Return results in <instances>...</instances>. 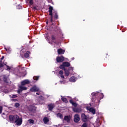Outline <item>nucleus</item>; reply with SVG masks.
Wrapping results in <instances>:
<instances>
[{"label": "nucleus", "mask_w": 127, "mask_h": 127, "mask_svg": "<svg viewBox=\"0 0 127 127\" xmlns=\"http://www.w3.org/2000/svg\"><path fill=\"white\" fill-rule=\"evenodd\" d=\"M28 122H29V124H34V120H33L32 119H29L28 120Z\"/></svg>", "instance_id": "31"}, {"label": "nucleus", "mask_w": 127, "mask_h": 127, "mask_svg": "<svg viewBox=\"0 0 127 127\" xmlns=\"http://www.w3.org/2000/svg\"><path fill=\"white\" fill-rule=\"evenodd\" d=\"M23 85H21L19 86V89H21L22 91H24L25 90H27V88L25 87L24 86H23Z\"/></svg>", "instance_id": "21"}, {"label": "nucleus", "mask_w": 127, "mask_h": 127, "mask_svg": "<svg viewBox=\"0 0 127 127\" xmlns=\"http://www.w3.org/2000/svg\"><path fill=\"white\" fill-rule=\"evenodd\" d=\"M64 121L67 122V123H70V120H71V116H65L64 119Z\"/></svg>", "instance_id": "12"}, {"label": "nucleus", "mask_w": 127, "mask_h": 127, "mask_svg": "<svg viewBox=\"0 0 127 127\" xmlns=\"http://www.w3.org/2000/svg\"><path fill=\"white\" fill-rule=\"evenodd\" d=\"M89 112L92 113L93 115H95L96 114V110L94 108H90L89 109Z\"/></svg>", "instance_id": "18"}, {"label": "nucleus", "mask_w": 127, "mask_h": 127, "mask_svg": "<svg viewBox=\"0 0 127 127\" xmlns=\"http://www.w3.org/2000/svg\"><path fill=\"white\" fill-rule=\"evenodd\" d=\"M19 106H20V104L19 103H15L14 107H15V108H18L19 107Z\"/></svg>", "instance_id": "30"}, {"label": "nucleus", "mask_w": 127, "mask_h": 127, "mask_svg": "<svg viewBox=\"0 0 127 127\" xmlns=\"http://www.w3.org/2000/svg\"><path fill=\"white\" fill-rule=\"evenodd\" d=\"M46 23L47 24H48V21H46Z\"/></svg>", "instance_id": "47"}, {"label": "nucleus", "mask_w": 127, "mask_h": 127, "mask_svg": "<svg viewBox=\"0 0 127 127\" xmlns=\"http://www.w3.org/2000/svg\"><path fill=\"white\" fill-rule=\"evenodd\" d=\"M71 82H76V77L75 76H72L69 79Z\"/></svg>", "instance_id": "23"}, {"label": "nucleus", "mask_w": 127, "mask_h": 127, "mask_svg": "<svg viewBox=\"0 0 127 127\" xmlns=\"http://www.w3.org/2000/svg\"><path fill=\"white\" fill-rule=\"evenodd\" d=\"M3 59H4V56H2V57L0 58V62H1V60H3Z\"/></svg>", "instance_id": "42"}, {"label": "nucleus", "mask_w": 127, "mask_h": 127, "mask_svg": "<svg viewBox=\"0 0 127 127\" xmlns=\"http://www.w3.org/2000/svg\"><path fill=\"white\" fill-rule=\"evenodd\" d=\"M81 127H88V124L87 123H84L81 126Z\"/></svg>", "instance_id": "33"}, {"label": "nucleus", "mask_w": 127, "mask_h": 127, "mask_svg": "<svg viewBox=\"0 0 127 127\" xmlns=\"http://www.w3.org/2000/svg\"><path fill=\"white\" fill-rule=\"evenodd\" d=\"M30 112H32V113H35L36 112V107L35 106H32L29 108Z\"/></svg>", "instance_id": "14"}, {"label": "nucleus", "mask_w": 127, "mask_h": 127, "mask_svg": "<svg viewBox=\"0 0 127 127\" xmlns=\"http://www.w3.org/2000/svg\"><path fill=\"white\" fill-rule=\"evenodd\" d=\"M23 51H25V50H24V49H22V50L20 51V52H23Z\"/></svg>", "instance_id": "45"}, {"label": "nucleus", "mask_w": 127, "mask_h": 127, "mask_svg": "<svg viewBox=\"0 0 127 127\" xmlns=\"http://www.w3.org/2000/svg\"><path fill=\"white\" fill-rule=\"evenodd\" d=\"M11 101L12 102H18V100L15 99H11Z\"/></svg>", "instance_id": "36"}, {"label": "nucleus", "mask_w": 127, "mask_h": 127, "mask_svg": "<svg viewBox=\"0 0 127 127\" xmlns=\"http://www.w3.org/2000/svg\"><path fill=\"white\" fill-rule=\"evenodd\" d=\"M33 80H35L36 81H38V80L39 79V76H34L33 77Z\"/></svg>", "instance_id": "32"}, {"label": "nucleus", "mask_w": 127, "mask_h": 127, "mask_svg": "<svg viewBox=\"0 0 127 127\" xmlns=\"http://www.w3.org/2000/svg\"><path fill=\"white\" fill-rule=\"evenodd\" d=\"M3 81L5 82V83H7V77L6 76H4L3 78Z\"/></svg>", "instance_id": "29"}, {"label": "nucleus", "mask_w": 127, "mask_h": 127, "mask_svg": "<svg viewBox=\"0 0 127 127\" xmlns=\"http://www.w3.org/2000/svg\"><path fill=\"white\" fill-rule=\"evenodd\" d=\"M4 49L6 50V51H7V49H6V48L4 47Z\"/></svg>", "instance_id": "46"}, {"label": "nucleus", "mask_w": 127, "mask_h": 127, "mask_svg": "<svg viewBox=\"0 0 127 127\" xmlns=\"http://www.w3.org/2000/svg\"><path fill=\"white\" fill-rule=\"evenodd\" d=\"M30 83V81L28 79H25L23 81H21V86H24V85H27Z\"/></svg>", "instance_id": "7"}, {"label": "nucleus", "mask_w": 127, "mask_h": 127, "mask_svg": "<svg viewBox=\"0 0 127 127\" xmlns=\"http://www.w3.org/2000/svg\"><path fill=\"white\" fill-rule=\"evenodd\" d=\"M61 82V83L62 84V83H63V81H60Z\"/></svg>", "instance_id": "49"}, {"label": "nucleus", "mask_w": 127, "mask_h": 127, "mask_svg": "<svg viewBox=\"0 0 127 127\" xmlns=\"http://www.w3.org/2000/svg\"><path fill=\"white\" fill-rule=\"evenodd\" d=\"M63 64L64 67H70V64L69 62H64Z\"/></svg>", "instance_id": "20"}, {"label": "nucleus", "mask_w": 127, "mask_h": 127, "mask_svg": "<svg viewBox=\"0 0 127 127\" xmlns=\"http://www.w3.org/2000/svg\"><path fill=\"white\" fill-rule=\"evenodd\" d=\"M59 74H60V75H63V70H60L59 72Z\"/></svg>", "instance_id": "39"}, {"label": "nucleus", "mask_w": 127, "mask_h": 127, "mask_svg": "<svg viewBox=\"0 0 127 127\" xmlns=\"http://www.w3.org/2000/svg\"><path fill=\"white\" fill-rule=\"evenodd\" d=\"M29 3L32 5V4H33V0H30Z\"/></svg>", "instance_id": "38"}, {"label": "nucleus", "mask_w": 127, "mask_h": 127, "mask_svg": "<svg viewBox=\"0 0 127 127\" xmlns=\"http://www.w3.org/2000/svg\"><path fill=\"white\" fill-rule=\"evenodd\" d=\"M3 67V64L0 63V68H2Z\"/></svg>", "instance_id": "40"}, {"label": "nucleus", "mask_w": 127, "mask_h": 127, "mask_svg": "<svg viewBox=\"0 0 127 127\" xmlns=\"http://www.w3.org/2000/svg\"><path fill=\"white\" fill-rule=\"evenodd\" d=\"M5 65H6V66H7L6 64H5Z\"/></svg>", "instance_id": "53"}, {"label": "nucleus", "mask_w": 127, "mask_h": 127, "mask_svg": "<svg viewBox=\"0 0 127 127\" xmlns=\"http://www.w3.org/2000/svg\"><path fill=\"white\" fill-rule=\"evenodd\" d=\"M30 91H31V92H39V88H38V87H36V86H34L31 88Z\"/></svg>", "instance_id": "9"}, {"label": "nucleus", "mask_w": 127, "mask_h": 127, "mask_svg": "<svg viewBox=\"0 0 127 127\" xmlns=\"http://www.w3.org/2000/svg\"><path fill=\"white\" fill-rule=\"evenodd\" d=\"M72 111L74 113H81L82 109L80 108H74L72 109Z\"/></svg>", "instance_id": "11"}, {"label": "nucleus", "mask_w": 127, "mask_h": 127, "mask_svg": "<svg viewBox=\"0 0 127 127\" xmlns=\"http://www.w3.org/2000/svg\"><path fill=\"white\" fill-rule=\"evenodd\" d=\"M15 124H16L17 126H21L22 124V118H19V116L18 119L17 120Z\"/></svg>", "instance_id": "8"}, {"label": "nucleus", "mask_w": 127, "mask_h": 127, "mask_svg": "<svg viewBox=\"0 0 127 127\" xmlns=\"http://www.w3.org/2000/svg\"><path fill=\"white\" fill-rule=\"evenodd\" d=\"M5 65H6V66H7L6 64H5Z\"/></svg>", "instance_id": "52"}, {"label": "nucleus", "mask_w": 127, "mask_h": 127, "mask_svg": "<svg viewBox=\"0 0 127 127\" xmlns=\"http://www.w3.org/2000/svg\"><path fill=\"white\" fill-rule=\"evenodd\" d=\"M61 99L63 102H64V103H68V100H67V98L62 97Z\"/></svg>", "instance_id": "26"}, {"label": "nucleus", "mask_w": 127, "mask_h": 127, "mask_svg": "<svg viewBox=\"0 0 127 127\" xmlns=\"http://www.w3.org/2000/svg\"><path fill=\"white\" fill-rule=\"evenodd\" d=\"M69 103L71 104V105H72V106H73V107L75 108H76V107L77 106V103H76V102H74L72 100H69Z\"/></svg>", "instance_id": "17"}, {"label": "nucleus", "mask_w": 127, "mask_h": 127, "mask_svg": "<svg viewBox=\"0 0 127 127\" xmlns=\"http://www.w3.org/2000/svg\"><path fill=\"white\" fill-rule=\"evenodd\" d=\"M51 39L53 41V42H54V43H55L56 44H57V42L55 41L56 40V37L55 36V35H52L51 36Z\"/></svg>", "instance_id": "15"}, {"label": "nucleus", "mask_w": 127, "mask_h": 127, "mask_svg": "<svg viewBox=\"0 0 127 127\" xmlns=\"http://www.w3.org/2000/svg\"><path fill=\"white\" fill-rule=\"evenodd\" d=\"M60 77H61V78H62L63 79H64V78H65V76H64V75H61Z\"/></svg>", "instance_id": "44"}, {"label": "nucleus", "mask_w": 127, "mask_h": 127, "mask_svg": "<svg viewBox=\"0 0 127 127\" xmlns=\"http://www.w3.org/2000/svg\"><path fill=\"white\" fill-rule=\"evenodd\" d=\"M64 71L65 76H69V75L70 74V72H69V71H68L67 69H65Z\"/></svg>", "instance_id": "25"}, {"label": "nucleus", "mask_w": 127, "mask_h": 127, "mask_svg": "<svg viewBox=\"0 0 127 127\" xmlns=\"http://www.w3.org/2000/svg\"><path fill=\"white\" fill-rule=\"evenodd\" d=\"M29 54H30V52L27 51L26 53L24 54V57H25V58H28V57H29Z\"/></svg>", "instance_id": "19"}, {"label": "nucleus", "mask_w": 127, "mask_h": 127, "mask_svg": "<svg viewBox=\"0 0 127 127\" xmlns=\"http://www.w3.org/2000/svg\"><path fill=\"white\" fill-rule=\"evenodd\" d=\"M91 95L92 96V98L91 99L93 103H96V100H97V102H98L99 101V99L101 97H100V96H101L102 97L101 99H103L104 98V94L99 92H93L91 93Z\"/></svg>", "instance_id": "2"}, {"label": "nucleus", "mask_w": 127, "mask_h": 127, "mask_svg": "<svg viewBox=\"0 0 127 127\" xmlns=\"http://www.w3.org/2000/svg\"><path fill=\"white\" fill-rule=\"evenodd\" d=\"M2 113V106H0V114H1Z\"/></svg>", "instance_id": "37"}, {"label": "nucleus", "mask_w": 127, "mask_h": 127, "mask_svg": "<svg viewBox=\"0 0 127 127\" xmlns=\"http://www.w3.org/2000/svg\"><path fill=\"white\" fill-rule=\"evenodd\" d=\"M48 110L50 112H52L53 110V109L55 108V104L54 103H51L49 105H48Z\"/></svg>", "instance_id": "5"}, {"label": "nucleus", "mask_w": 127, "mask_h": 127, "mask_svg": "<svg viewBox=\"0 0 127 127\" xmlns=\"http://www.w3.org/2000/svg\"><path fill=\"white\" fill-rule=\"evenodd\" d=\"M60 69H62V70H65L66 68H65V66L64 65V64H61L59 66Z\"/></svg>", "instance_id": "24"}, {"label": "nucleus", "mask_w": 127, "mask_h": 127, "mask_svg": "<svg viewBox=\"0 0 127 127\" xmlns=\"http://www.w3.org/2000/svg\"><path fill=\"white\" fill-rule=\"evenodd\" d=\"M80 121V117H79V115L76 114L74 116V123H79Z\"/></svg>", "instance_id": "10"}, {"label": "nucleus", "mask_w": 127, "mask_h": 127, "mask_svg": "<svg viewBox=\"0 0 127 127\" xmlns=\"http://www.w3.org/2000/svg\"><path fill=\"white\" fill-rule=\"evenodd\" d=\"M19 117V116H18V115H10L9 116V119L10 122L12 123V124H15V123L17 122V120H18Z\"/></svg>", "instance_id": "3"}, {"label": "nucleus", "mask_w": 127, "mask_h": 127, "mask_svg": "<svg viewBox=\"0 0 127 127\" xmlns=\"http://www.w3.org/2000/svg\"><path fill=\"white\" fill-rule=\"evenodd\" d=\"M23 90H21V88H19L18 90H17V93L18 94H20V93L21 92H22Z\"/></svg>", "instance_id": "34"}, {"label": "nucleus", "mask_w": 127, "mask_h": 127, "mask_svg": "<svg viewBox=\"0 0 127 127\" xmlns=\"http://www.w3.org/2000/svg\"><path fill=\"white\" fill-rule=\"evenodd\" d=\"M17 9H22V6L20 4H18L16 6Z\"/></svg>", "instance_id": "28"}, {"label": "nucleus", "mask_w": 127, "mask_h": 127, "mask_svg": "<svg viewBox=\"0 0 127 127\" xmlns=\"http://www.w3.org/2000/svg\"><path fill=\"white\" fill-rule=\"evenodd\" d=\"M57 116L60 119H63V115L61 113H58Z\"/></svg>", "instance_id": "27"}, {"label": "nucleus", "mask_w": 127, "mask_h": 127, "mask_svg": "<svg viewBox=\"0 0 127 127\" xmlns=\"http://www.w3.org/2000/svg\"><path fill=\"white\" fill-rule=\"evenodd\" d=\"M34 9H36V8L35 7H34Z\"/></svg>", "instance_id": "50"}, {"label": "nucleus", "mask_w": 127, "mask_h": 127, "mask_svg": "<svg viewBox=\"0 0 127 127\" xmlns=\"http://www.w3.org/2000/svg\"><path fill=\"white\" fill-rule=\"evenodd\" d=\"M63 84H67V81H66V80H63Z\"/></svg>", "instance_id": "41"}, {"label": "nucleus", "mask_w": 127, "mask_h": 127, "mask_svg": "<svg viewBox=\"0 0 127 127\" xmlns=\"http://www.w3.org/2000/svg\"><path fill=\"white\" fill-rule=\"evenodd\" d=\"M49 15L51 16L50 17V21L51 22H53L54 20H56V19H59V17L58 16V12L55 10H53V7L49 5Z\"/></svg>", "instance_id": "1"}, {"label": "nucleus", "mask_w": 127, "mask_h": 127, "mask_svg": "<svg viewBox=\"0 0 127 127\" xmlns=\"http://www.w3.org/2000/svg\"><path fill=\"white\" fill-rule=\"evenodd\" d=\"M7 69L8 70H10V67L9 66H8V65H7Z\"/></svg>", "instance_id": "43"}, {"label": "nucleus", "mask_w": 127, "mask_h": 127, "mask_svg": "<svg viewBox=\"0 0 127 127\" xmlns=\"http://www.w3.org/2000/svg\"><path fill=\"white\" fill-rule=\"evenodd\" d=\"M12 99H15V98H17V95H13L11 96Z\"/></svg>", "instance_id": "35"}, {"label": "nucleus", "mask_w": 127, "mask_h": 127, "mask_svg": "<svg viewBox=\"0 0 127 127\" xmlns=\"http://www.w3.org/2000/svg\"><path fill=\"white\" fill-rule=\"evenodd\" d=\"M36 94V95H39V93L38 92H37Z\"/></svg>", "instance_id": "48"}, {"label": "nucleus", "mask_w": 127, "mask_h": 127, "mask_svg": "<svg viewBox=\"0 0 127 127\" xmlns=\"http://www.w3.org/2000/svg\"><path fill=\"white\" fill-rule=\"evenodd\" d=\"M64 53H65V50H64L62 49H58V54H59V55H61V54H64Z\"/></svg>", "instance_id": "13"}, {"label": "nucleus", "mask_w": 127, "mask_h": 127, "mask_svg": "<svg viewBox=\"0 0 127 127\" xmlns=\"http://www.w3.org/2000/svg\"><path fill=\"white\" fill-rule=\"evenodd\" d=\"M64 60H65V58H64V57H63V56L61 57L58 56L56 58V61L57 63H62V62L64 61Z\"/></svg>", "instance_id": "4"}, {"label": "nucleus", "mask_w": 127, "mask_h": 127, "mask_svg": "<svg viewBox=\"0 0 127 127\" xmlns=\"http://www.w3.org/2000/svg\"><path fill=\"white\" fill-rule=\"evenodd\" d=\"M81 119L82 122H83L84 123H86V122H88V118H87V116H86L85 114H81Z\"/></svg>", "instance_id": "6"}, {"label": "nucleus", "mask_w": 127, "mask_h": 127, "mask_svg": "<svg viewBox=\"0 0 127 127\" xmlns=\"http://www.w3.org/2000/svg\"><path fill=\"white\" fill-rule=\"evenodd\" d=\"M48 2H50V1H49V0H48Z\"/></svg>", "instance_id": "51"}, {"label": "nucleus", "mask_w": 127, "mask_h": 127, "mask_svg": "<svg viewBox=\"0 0 127 127\" xmlns=\"http://www.w3.org/2000/svg\"><path fill=\"white\" fill-rule=\"evenodd\" d=\"M53 29L56 31V32H60V28L58 27L57 26H55L53 27Z\"/></svg>", "instance_id": "16"}, {"label": "nucleus", "mask_w": 127, "mask_h": 127, "mask_svg": "<svg viewBox=\"0 0 127 127\" xmlns=\"http://www.w3.org/2000/svg\"><path fill=\"white\" fill-rule=\"evenodd\" d=\"M43 122H44V124H47V123H48L49 122V119L48 118H47V117H45L43 119Z\"/></svg>", "instance_id": "22"}]
</instances>
